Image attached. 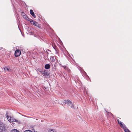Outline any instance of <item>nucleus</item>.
I'll return each instance as SVG.
<instances>
[{"label": "nucleus", "instance_id": "0eeeda50", "mask_svg": "<svg viewBox=\"0 0 132 132\" xmlns=\"http://www.w3.org/2000/svg\"><path fill=\"white\" fill-rule=\"evenodd\" d=\"M30 22L31 23V24H34L35 26H38V23L37 22H35V21H33V20H31L30 21Z\"/></svg>", "mask_w": 132, "mask_h": 132}, {"label": "nucleus", "instance_id": "423d86ee", "mask_svg": "<svg viewBox=\"0 0 132 132\" xmlns=\"http://www.w3.org/2000/svg\"><path fill=\"white\" fill-rule=\"evenodd\" d=\"M72 103L69 100L65 101V103L69 106H70L72 104Z\"/></svg>", "mask_w": 132, "mask_h": 132}, {"label": "nucleus", "instance_id": "f03ea898", "mask_svg": "<svg viewBox=\"0 0 132 132\" xmlns=\"http://www.w3.org/2000/svg\"><path fill=\"white\" fill-rule=\"evenodd\" d=\"M6 130L5 125L2 123H0V132H5Z\"/></svg>", "mask_w": 132, "mask_h": 132}, {"label": "nucleus", "instance_id": "f257e3e1", "mask_svg": "<svg viewBox=\"0 0 132 132\" xmlns=\"http://www.w3.org/2000/svg\"><path fill=\"white\" fill-rule=\"evenodd\" d=\"M39 71L41 72L44 77L48 78L49 77V75L47 70H44Z\"/></svg>", "mask_w": 132, "mask_h": 132}, {"label": "nucleus", "instance_id": "dca6fc26", "mask_svg": "<svg viewBox=\"0 0 132 132\" xmlns=\"http://www.w3.org/2000/svg\"><path fill=\"white\" fill-rule=\"evenodd\" d=\"M24 132H33L31 130H26L25 131H24Z\"/></svg>", "mask_w": 132, "mask_h": 132}, {"label": "nucleus", "instance_id": "1a4fd4ad", "mask_svg": "<svg viewBox=\"0 0 132 132\" xmlns=\"http://www.w3.org/2000/svg\"><path fill=\"white\" fill-rule=\"evenodd\" d=\"M21 15L23 16V17L26 19H27L28 18V17L25 15L24 13L22 12L21 13Z\"/></svg>", "mask_w": 132, "mask_h": 132}, {"label": "nucleus", "instance_id": "9d476101", "mask_svg": "<svg viewBox=\"0 0 132 132\" xmlns=\"http://www.w3.org/2000/svg\"><path fill=\"white\" fill-rule=\"evenodd\" d=\"M50 68V65L48 64H46L45 66V68L47 69H49Z\"/></svg>", "mask_w": 132, "mask_h": 132}, {"label": "nucleus", "instance_id": "39448f33", "mask_svg": "<svg viewBox=\"0 0 132 132\" xmlns=\"http://www.w3.org/2000/svg\"><path fill=\"white\" fill-rule=\"evenodd\" d=\"M17 122L18 123H20V121L18 120H17L16 119L14 118L13 117H12L11 120L10 122Z\"/></svg>", "mask_w": 132, "mask_h": 132}, {"label": "nucleus", "instance_id": "2eb2a0df", "mask_svg": "<svg viewBox=\"0 0 132 132\" xmlns=\"http://www.w3.org/2000/svg\"><path fill=\"white\" fill-rule=\"evenodd\" d=\"M118 123L120 125H121V124L122 123V122L119 121V120H118Z\"/></svg>", "mask_w": 132, "mask_h": 132}, {"label": "nucleus", "instance_id": "9b49d317", "mask_svg": "<svg viewBox=\"0 0 132 132\" xmlns=\"http://www.w3.org/2000/svg\"><path fill=\"white\" fill-rule=\"evenodd\" d=\"M12 117H11V116H7V119L8 120V121L10 122L12 118Z\"/></svg>", "mask_w": 132, "mask_h": 132}, {"label": "nucleus", "instance_id": "f3484780", "mask_svg": "<svg viewBox=\"0 0 132 132\" xmlns=\"http://www.w3.org/2000/svg\"><path fill=\"white\" fill-rule=\"evenodd\" d=\"M8 114H9V113H8V112H6V117H7V116H9Z\"/></svg>", "mask_w": 132, "mask_h": 132}, {"label": "nucleus", "instance_id": "a211bd4d", "mask_svg": "<svg viewBox=\"0 0 132 132\" xmlns=\"http://www.w3.org/2000/svg\"><path fill=\"white\" fill-rule=\"evenodd\" d=\"M64 67V68H65V67H64V66H63Z\"/></svg>", "mask_w": 132, "mask_h": 132}, {"label": "nucleus", "instance_id": "20e7f679", "mask_svg": "<svg viewBox=\"0 0 132 132\" xmlns=\"http://www.w3.org/2000/svg\"><path fill=\"white\" fill-rule=\"evenodd\" d=\"M21 53V51L20 50H17L15 52V55L16 57H18L20 55Z\"/></svg>", "mask_w": 132, "mask_h": 132}, {"label": "nucleus", "instance_id": "f8f14e48", "mask_svg": "<svg viewBox=\"0 0 132 132\" xmlns=\"http://www.w3.org/2000/svg\"><path fill=\"white\" fill-rule=\"evenodd\" d=\"M4 69L5 71H10L11 69H9L8 67H5L4 68Z\"/></svg>", "mask_w": 132, "mask_h": 132}, {"label": "nucleus", "instance_id": "6e6552de", "mask_svg": "<svg viewBox=\"0 0 132 132\" xmlns=\"http://www.w3.org/2000/svg\"><path fill=\"white\" fill-rule=\"evenodd\" d=\"M30 14L34 18L36 17V16L35 15L34 13L32 10H30Z\"/></svg>", "mask_w": 132, "mask_h": 132}, {"label": "nucleus", "instance_id": "ddd939ff", "mask_svg": "<svg viewBox=\"0 0 132 132\" xmlns=\"http://www.w3.org/2000/svg\"><path fill=\"white\" fill-rule=\"evenodd\" d=\"M11 132H20L19 130H16V129H14L12 130Z\"/></svg>", "mask_w": 132, "mask_h": 132}, {"label": "nucleus", "instance_id": "7ed1b4c3", "mask_svg": "<svg viewBox=\"0 0 132 132\" xmlns=\"http://www.w3.org/2000/svg\"><path fill=\"white\" fill-rule=\"evenodd\" d=\"M120 126L123 129L125 132H131L129 129L126 128L125 125L123 123H122Z\"/></svg>", "mask_w": 132, "mask_h": 132}, {"label": "nucleus", "instance_id": "4468645a", "mask_svg": "<svg viewBox=\"0 0 132 132\" xmlns=\"http://www.w3.org/2000/svg\"><path fill=\"white\" fill-rule=\"evenodd\" d=\"M71 105V108L73 109H75V106L73 104H72H72L71 105Z\"/></svg>", "mask_w": 132, "mask_h": 132}]
</instances>
